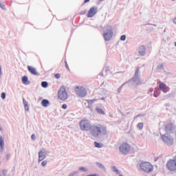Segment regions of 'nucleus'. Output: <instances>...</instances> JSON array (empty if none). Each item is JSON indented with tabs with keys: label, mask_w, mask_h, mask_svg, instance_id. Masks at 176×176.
I'll return each instance as SVG.
<instances>
[{
	"label": "nucleus",
	"mask_w": 176,
	"mask_h": 176,
	"mask_svg": "<svg viewBox=\"0 0 176 176\" xmlns=\"http://www.w3.org/2000/svg\"><path fill=\"white\" fill-rule=\"evenodd\" d=\"M141 80H140V68L138 67L135 70L133 77L129 81L123 83L118 89V94L122 93V89L125 86V85H129V87L134 86L135 85H140Z\"/></svg>",
	"instance_id": "obj_1"
},
{
	"label": "nucleus",
	"mask_w": 176,
	"mask_h": 176,
	"mask_svg": "<svg viewBox=\"0 0 176 176\" xmlns=\"http://www.w3.org/2000/svg\"><path fill=\"white\" fill-rule=\"evenodd\" d=\"M89 131L91 135H93V137H95V138L99 137L100 134L107 135V127L102 125H100V126H98L97 125H92Z\"/></svg>",
	"instance_id": "obj_2"
},
{
	"label": "nucleus",
	"mask_w": 176,
	"mask_h": 176,
	"mask_svg": "<svg viewBox=\"0 0 176 176\" xmlns=\"http://www.w3.org/2000/svg\"><path fill=\"white\" fill-rule=\"evenodd\" d=\"M161 140L165 145L172 146L174 144V138L170 133L160 134Z\"/></svg>",
	"instance_id": "obj_3"
},
{
	"label": "nucleus",
	"mask_w": 176,
	"mask_h": 176,
	"mask_svg": "<svg viewBox=\"0 0 176 176\" xmlns=\"http://www.w3.org/2000/svg\"><path fill=\"white\" fill-rule=\"evenodd\" d=\"M80 129L82 131H90L91 129V122L89 120H83L79 122Z\"/></svg>",
	"instance_id": "obj_4"
},
{
	"label": "nucleus",
	"mask_w": 176,
	"mask_h": 176,
	"mask_svg": "<svg viewBox=\"0 0 176 176\" xmlns=\"http://www.w3.org/2000/svg\"><path fill=\"white\" fill-rule=\"evenodd\" d=\"M103 36L104 41H109L112 39V36H113V32L112 31V26L108 25L106 30L103 32Z\"/></svg>",
	"instance_id": "obj_5"
},
{
	"label": "nucleus",
	"mask_w": 176,
	"mask_h": 176,
	"mask_svg": "<svg viewBox=\"0 0 176 176\" xmlns=\"http://www.w3.org/2000/svg\"><path fill=\"white\" fill-rule=\"evenodd\" d=\"M58 97L59 100H62V101H65V100L68 98V94H67V91H65V87H64V85H62L58 90Z\"/></svg>",
	"instance_id": "obj_6"
},
{
	"label": "nucleus",
	"mask_w": 176,
	"mask_h": 176,
	"mask_svg": "<svg viewBox=\"0 0 176 176\" xmlns=\"http://www.w3.org/2000/svg\"><path fill=\"white\" fill-rule=\"evenodd\" d=\"M140 167L145 173H152L153 171V166L149 162H142Z\"/></svg>",
	"instance_id": "obj_7"
},
{
	"label": "nucleus",
	"mask_w": 176,
	"mask_h": 176,
	"mask_svg": "<svg viewBox=\"0 0 176 176\" xmlns=\"http://www.w3.org/2000/svg\"><path fill=\"white\" fill-rule=\"evenodd\" d=\"M119 151L122 155H128L130 152V145L126 142L122 143L119 147Z\"/></svg>",
	"instance_id": "obj_8"
},
{
	"label": "nucleus",
	"mask_w": 176,
	"mask_h": 176,
	"mask_svg": "<svg viewBox=\"0 0 176 176\" xmlns=\"http://www.w3.org/2000/svg\"><path fill=\"white\" fill-rule=\"evenodd\" d=\"M166 167L169 171L176 170V155L174 157L173 160H170L166 164Z\"/></svg>",
	"instance_id": "obj_9"
},
{
	"label": "nucleus",
	"mask_w": 176,
	"mask_h": 176,
	"mask_svg": "<svg viewBox=\"0 0 176 176\" xmlns=\"http://www.w3.org/2000/svg\"><path fill=\"white\" fill-rule=\"evenodd\" d=\"M165 131L166 134H173L175 132V125L173 122H170L166 124Z\"/></svg>",
	"instance_id": "obj_10"
},
{
	"label": "nucleus",
	"mask_w": 176,
	"mask_h": 176,
	"mask_svg": "<svg viewBox=\"0 0 176 176\" xmlns=\"http://www.w3.org/2000/svg\"><path fill=\"white\" fill-rule=\"evenodd\" d=\"M98 8L97 6L91 7L87 14V17L89 19H91V17H94L96 14H97Z\"/></svg>",
	"instance_id": "obj_11"
},
{
	"label": "nucleus",
	"mask_w": 176,
	"mask_h": 176,
	"mask_svg": "<svg viewBox=\"0 0 176 176\" xmlns=\"http://www.w3.org/2000/svg\"><path fill=\"white\" fill-rule=\"evenodd\" d=\"M75 91L80 97H86L87 94L85 91V88H83L82 87H76L75 88Z\"/></svg>",
	"instance_id": "obj_12"
},
{
	"label": "nucleus",
	"mask_w": 176,
	"mask_h": 176,
	"mask_svg": "<svg viewBox=\"0 0 176 176\" xmlns=\"http://www.w3.org/2000/svg\"><path fill=\"white\" fill-rule=\"evenodd\" d=\"M160 90H162L164 93H168L170 91V87H168L166 84L164 83H161L160 85Z\"/></svg>",
	"instance_id": "obj_13"
},
{
	"label": "nucleus",
	"mask_w": 176,
	"mask_h": 176,
	"mask_svg": "<svg viewBox=\"0 0 176 176\" xmlns=\"http://www.w3.org/2000/svg\"><path fill=\"white\" fill-rule=\"evenodd\" d=\"M46 159V153L42 151H40L38 152V163H41L43 160H45Z\"/></svg>",
	"instance_id": "obj_14"
},
{
	"label": "nucleus",
	"mask_w": 176,
	"mask_h": 176,
	"mask_svg": "<svg viewBox=\"0 0 176 176\" xmlns=\"http://www.w3.org/2000/svg\"><path fill=\"white\" fill-rule=\"evenodd\" d=\"M28 69L29 72H30V74H32V75H36V76L39 75L38 74V72H36V69L35 67H33L32 66H28Z\"/></svg>",
	"instance_id": "obj_15"
},
{
	"label": "nucleus",
	"mask_w": 176,
	"mask_h": 176,
	"mask_svg": "<svg viewBox=\"0 0 176 176\" xmlns=\"http://www.w3.org/2000/svg\"><path fill=\"white\" fill-rule=\"evenodd\" d=\"M138 53L139 54H140V56H145L146 54L145 45H142L139 47Z\"/></svg>",
	"instance_id": "obj_16"
},
{
	"label": "nucleus",
	"mask_w": 176,
	"mask_h": 176,
	"mask_svg": "<svg viewBox=\"0 0 176 176\" xmlns=\"http://www.w3.org/2000/svg\"><path fill=\"white\" fill-rule=\"evenodd\" d=\"M3 146H5V140L3 137L0 135V152H3Z\"/></svg>",
	"instance_id": "obj_17"
},
{
	"label": "nucleus",
	"mask_w": 176,
	"mask_h": 176,
	"mask_svg": "<svg viewBox=\"0 0 176 176\" xmlns=\"http://www.w3.org/2000/svg\"><path fill=\"white\" fill-rule=\"evenodd\" d=\"M22 82L23 85H30L31 81L28 80V76H24L22 77Z\"/></svg>",
	"instance_id": "obj_18"
},
{
	"label": "nucleus",
	"mask_w": 176,
	"mask_h": 176,
	"mask_svg": "<svg viewBox=\"0 0 176 176\" xmlns=\"http://www.w3.org/2000/svg\"><path fill=\"white\" fill-rule=\"evenodd\" d=\"M96 166H97V167L98 168H100V170H102L103 171H106V168H105V166H104L102 164L96 162H95Z\"/></svg>",
	"instance_id": "obj_19"
},
{
	"label": "nucleus",
	"mask_w": 176,
	"mask_h": 176,
	"mask_svg": "<svg viewBox=\"0 0 176 176\" xmlns=\"http://www.w3.org/2000/svg\"><path fill=\"white\" fill-rule=\"evenodd\" d=\"M49 104H50V102L47 99H43L41 101V105L42 107H49Z\"/></svg>",
	"instance_id": "obj_20"
},
{
	"label": "nucleus",
	"mask_w": 176,
	"mask_h": 176,
	"mask_svg": "<svg viewBox=\"0 0 176 176\" xmlns=\"http://www.w3.org/2000/svg\"><path fill=\"white\" fill-rule=\"evenodd\" d=\"M159 96H160V89H159V88H155L154 90V97L157 98Z\"/></svg>",
	"instance_id": "obj_21"
},
{
	"label": "nucleus",
	"mask_w": 176,
	"mask_h": 176,
	"mask_svg": "<svg viewBox=\"0 0 176 176\" xmlns=\"http://www.w3.org/2000/svg\"><path fill=\"white\" fill-rule=\"evenodd\" d=\"M96 111L97 113H99L100 115H105V111H104L101 108H96Z\"/></svg>",
	"instance_id": "obj_22"
},
{
	"label": "nucleus",
	"mask_w": 176,
	"mask_h": 176,
	"mask_svg": "<svg viewBox=\"0 0 176 176\" xmlns=\"http://www.w3.org/2000/svg\"><path fill=\"white\" fill-rule=\"evenodd\" d=\"M157 69L158 71H164V64L161 63L157 66Z\"/></svg>",
	"instance_id": "obj_23"
},
{
	"label": "nucleus",
	"mask_w": 176,
	"mask_h": 176,
	"mask_svg": "<svg viewBox=\"0 0 176 176\" xmlns=\"http://www.w3.org/2000/svg\"><path fill=\"white\" fill-rule=\"evenodd\" d=\"M94 146L95 148H102V146H104V144L98 142H94Z\"/></svg>",
	"instance_id": "obj_24"
},
{
	"label": "nucleus",
	"mask_w": 176,
	"mask_h": 176,
	"mask_svg": "<svg viewBox=\"0 0 176 176\" xmlns=\"http://www.w3.org/2000/svg\"><path fill=\"white\" fill-rule=\"evenodd\" d=\"M41 86L44 89H46V87H47L49 86V82H47V81H42L41 82Z\"/></svg>",
	"instance_id": "obj_25"
},
{
	"label": "nucleus",
	"mask_w": 176,
	"mask_h": 176,
	"mask_svg": "<svg viewBox=\"0 0 176 176\" xmlns=\"http://www.w3.org/2000/svg\"><path fill=\"white\" fill-rule=\"evenodd\" d=\"M95 101H97V99H92V100H87L89 105H93V104H94Z\"/></svg>",
	"instance_id": "obj_26"
},
{
	"label": "nucleus",
	"mask_w": 176,
	"mask_h": 176,
	"mask_svg": "<svg viewBox=\"0 0 176 176\" xmlns=\"http://www.w3.org/2000/svg\"><path fill=\"white\" fill-rule=\"evenodd\" d=\"M137 127L139 129V130H142V129H144V123L139 122L137 125Z\"/></svg>",
	"instance_id": "obj_27"
},
{
	"label": "nucleus",
	"mask_w": 176,
	"mask_h": 176,
	"mask_svg": "<svg viewBox=\"0 0 176 176\" xmlns=\"http://www.w3.org/2000/svg\"><path fill=\"white\" fill-rule=\"evenodd\" d=\"M111 170H113L114 173H116V174H119V170L118 169V168H116V166H112Z\"/></svg>",
	"instance_id": "obj_28"
},
{
	"label": "nucleus",
	"mask_w": 176,
	"mask_h": 176,
	"mask_svg": "<svg viewBox=\"0 0 176 176\" xmlns=\"http://www.w3.org/2000/svg\"><path fill=\"white\" fill-rule=\"evenodd\" d=\"M80 171H83L84 173L87 172V169L83 166L79 168Z\"/></svg>",
	"instance_id": "obj_29"
},
{
	"label": "nucleus",
	"mask_w": 176,
	"mask_h": 176,
	"mask_svg": "<svg viewBox=\"0 0 176 176\" xmlns=\"http://www.w3.org/2000/svg\"><path fill=\"white\" fill-rule=\"evenodd\" d=\"M1 98H2V100H5V98H6V93L2 92L1 94Z\"/></svg>",
	"instance_id": "obj_30"
},
{
	"label": "nucleus",
	"mask_w": 176,
	"mask_h": 176,
	"mask_svg": "<svg viewBox=\"0 0 176 176\" xmlns=\"http://www.w3.org/2000/svg\"><path fill=\"white\" fill-rule=\"evenodd\" d=\"M0 8L3 9V10H6V7L5 6V5L1 3V1H0Z\"/></svg>",
	"instance_id": "obj_31"
},
{
	"label": "nucleus",
	"mask_w": 176,
	"mask_h": 176,
	"mask_svg": "<svg viewBox=\"0 0 176 176\" xmlns=\"http://www.w3.org/2000/svg\"><path fill=\"white\" fill-rule=\"evenodd\" d=\"M47 164V160H44L41 162V166H43V167H45V166Z\"/></svg>",
	"instance_id": "obj_32"
},
{
	"label": "nucleus",
	"mask_w": 176,
	"mask_h": 176,
	"mask_svg": "<svg viewBox=\"0 0 176 176\" xmlns=\"http://www.w3.org/2000/svg\"><path fill=\"white\" fill-rule=\"evenodd\" d=\"M2 174H3V176H6V175H7L6 174H8V170L3 169V170H2V173H1V175H2Z\"/></svg>",
	"instance_id": "obj_33"
},
{
	"label": "nucleus",
	"mask_w": 176,
	"mask_h": 176,
	"mask_svg": "<svg viewBox=\"0 0 176 176\" xmlns=\"http://www.w3.org/2000/svg\"><path fill=\"white\" fill-rule=\"evenodd\" d=\"M86 13H87V10H85L83 11L80 12V15L83 16L84 14H86Z\"/></svg>",
	"instance_id": "obj_34"
},
{
	"label": "nucleus",
	"mask_w": 176,
	"mask_h": 176,
	"mask_svg": "<svg viewBox=\"0 0 176 176\" xmlns=\"http://www.w3.org/2000/svg\"><path fill=\"white\" fill-rule=\"evenodd\" d=\"M54 77L56 78V79H60V78L61 77V75L58 73L54 74Z\"/></svg>",
	"instance_id": "obj_35"
},
{
	"label": "nucleus",
	"mask_w": 176,
	"mask_h": 176,
	"mask_svg": "<svg viewBox=\"0 0 176 176\" xmlns=\"http://www.w3.org/2000/svg\"><path fill=\"white\" fill-rule=\"evenodd\" d=\"M120 41H126V35L123 34L120 36Z\"/></svg>",
	"instance_id": "obj_36"
},
{
	"label": "nucleus",
	"mask_w": 176,
	"mask_h": 176,
	"mask_svg": "<svg viewBox=\"0 0 176 176\" xmlns=\"http://www.w3.org/2000/svg\"><path fill=\"white\" fill-rule=\"evenodd\" d=\"M25 111H30V106H28V104H24Z\"/></svg>",
	"instance_id": "obj_37"
},
{
	"label": "nucleus",
	"mask_w": 176,
	"mask_h": 176,
	"mask_svg": "<svg viewBox=\"0 0 176 176\" xmlns=\"http://www.w3.org/2000/svg\"><path fill=\"white\" fill-rule=\"evenodd\" d=\"M65 67L67 68L68 71H69V67L68 66V63H67V60H65Z\"/></svg>",
	"instance_id": "obj_38"
},
{
	"label": "nucleus",
	"mask_w": 176,
	"mask_h": 176,
	"mask_svg": "<svg viewBox=\"0 0 176 176\" xmlns=\"http://www.w3.org/2000/svg\"><path fill=\"white\" fill-rule=\"evenodd\" d=\"M144 114H138L135 117V119H137V118H142L144 117Z\"/></svg>",
	"instance_id": "obj_39"
},
{
	"label": "nucleus",
	"mask_w": 176,
	"mask_h": 176,
	"mask_svg": "<svg viewBox=\"0 0 176 176\" xmlns=\"http://www.w3.org/2000/svg\"><path fill=\"white\" fill-rule=\"evenodd\" d=\"M76 174H78V172L74 171L70 173L69 176H74V175H76Z\"/></svg>",
	"instance_id": "obj_40"
},
{
	"label": "nucleus",
	"mask_w": 176,
	"mask_h": 176,
	"mask_svg": "<svg viewBox=\"0 0 176 176\" xmlns=\"http://www.w3.org/2000/svg\"><path fill=\"white\" fill-rule=\"evenodd\" d=\"M10 153H8L7 155H6V160H9V159H10Z\"/></svg>",
	"instance_id": "obj_41"
},
{
	"label": "nucleus",
	"mask_w": 176,
	"mask_h": 176,
	"mask_svg": "<svg viewBox=\"0 0 176 176\" xmlns=\"http://www.w3.org/2000/svg\"><path fill=\"white\" fill-rule=\"evenodd\" d=\"M62 108H63V109H67V104H63L62 105Z\"/></svg>",
	"instance_id": "obj_42"
},
{
	"label": "nucleus",
	"mask_w": 176,
	"mask_h": 176,
	"mask_svg": "<svg viewBox=\"0 0 176 176\" xmlns=\"http://www.w3.org/2000/svg\"><path fill=\"white\" fill-rule=\"evenodd\" d=\"M109 67H104V72H109Z\"/></svg>",
	"instance_id": "obj_43"
},
{
	"label": "nucleus",
	"mask_w": 176,
	"mask_h": 176,
	"mask_svg": "<svg viewBox=\"0 0 176 176\" xmlns=\"http://www.w3.org/2000/svg\"><path fill=\"white\" fill-rule=\"evenodd\" d=\"M2 76V66L0 65V78Z\"/></svg>",
	"instance_id": "obj_44"
},
{
	"label": "nucleus",
	"mask_w": 176,
	"mask_h": 176,
	"mask_svg": "<svg viewBox=\"0 0 176 176\" xmlns=\"http://www.w3.org/2000/svg\"><path fill=\"white\" fill-rule=\"evenodd\" d=\"M23 105H25V104H28L27 102V100H25V99H24V98H23Z\"/></svg>",
	"instance_id": "obj_45"
},
{
	"label": "nucleus",
	"mask_w": 176,
	"mask_h": 176,
	"mask_svg": "<svg viewBox=\"0 0 176 176\" xmlns=\"http://www.w3.org/2000/svg\"><path fill=\"white\" fill-rule=\"evenodd\" d=\"M31 138H32V140H35V138H36L35 134H32L31 135Z\"/></svg>",
	"instance_id": "obj_46"
},
{
	"label": "nucleus",
	"mask_w": 176,
	"mask_h": 176,
	"mask_svg": "<svg viewBox=\"0 0 176 176\" xmlns=\"http://www.w3.org/2000/svg\"><path fill=\"white\" fill-rule=\"evenodd\" d=\"M87 2H90V0H85L84 3H87Z\"/></svg>",
	"instance_id": "obj_47"
},
{
	"label": "nucleus",
	"mask_w": 176,
	"mask_h": 176,
	"mask_svg": "<svg viewBox=\"0 0 176 176\" xmlns=\"http://www.w3.org/2000/svg\"><path fill=\"white\" fill-rule=\"evenodd\" d=\"M99 75H100V76H104V73L102 72H100V73L99 74Z\"/></svg>",
	"instance_id": "obj_48"
},
{
	"label": "nucleus",
	"mask_w": 176,
	"mask_h": 176,
	"mask_svg": "<svg viewBox=\"0 0 176 176\" xmlns=\"http://www.w3.org/2000/svg\"><path fill=\"white\" fill-rule=\"evenodd\" d=\"M92 107V104H88V108H89L90 109H91Z\"/></svg>",
	"instance_id": "obj_49"
},
{
	"label": "nucleus",
	"mask_w": 176,
	"mask_h": 176,
	"mask_svg": "<svg viewBox=\"0 0 176 176\" xmlns=\"http://www.w3.org/2000/svg\"><path fill=\"white\" fill-rule=\"evenodd\" d=\"M90 175H91V176H98V175H97L96 173L91 174Z\"/></svg>",
	"instance_id": "obj_50"
},
{
	"label": "nucleus",
	"mask_w": 176,
	"mask_h": 176,
	"mask_svg": "<svg viewBox=\"0 0 176 176\" xmlns=\"http://www.w3.org/2000/svg\"><path fill=\"white\" fill-rule=\"evenodd\" d=\"M148 25H154V27H156V25H155V24H151V23H148Z\"/></svg>",
	"instance_id": "obj_51"
},
{
	"label": "nucleus",
	"mask_w": 176,
	"mask_h": 176,
	"mask_svg": "<svg viewBox=\"0 0 176 176\" xmlns=\"http://www.w3.org/2000/svg\"><path fill=\"white\" fill-rule=\"evenodd\" d=\"M165 107H170L168 104H165Z\"/></svg>",
	"instance_id": "obj_52"
},
{
	"label": "nucleus",
	"mask_w": 176,
	"mask_h": 176,
	"mask_svg": "<svg viewBox=\"0 0 176 176\" xmlns=\"http://www.w3.org/2000/svg\"><path fill=\"white\" fill-rule=\"evenodd\" d=\"M101 100H105V98L102 97V98H101Z\"/></svg>",
	"instance_id": "obj_53"
},
{
	"label": "nucleus",
	"mask_w": 176,
	"mask_h": 176,
	"mask_svg": "<svg viewBox=\"0 0 176 176\" xmlns=\"http://www.w3.org/2000/svg\"><path fill=\"white\" fill-rule=\"evenodd\" d=\"M159 158H155V162H157V160H158Z\"/></svg>",
	"instance_id": "obj_54"
},
{
	"label": "nucleus",
	"mask_w": 176,
	"mask_h": 176,
	"mask_svg": "<svg viewBox=\"0 0 176 176\" xmlns=\"http://www.w3.org/2000/svg\"><path fill=\"white\" fill-rule=\"evenodd\" d=\"M0 131H2V127L0 126Z\"/></svg>",
	"instance_id": "obj_55"
},
{
	"label": "nucleus",
	"mask_w": 176,
	"mask_h": 176,
	"mask_svg": "<svg viewBox=\"0 0 176 176\" xmlns=\"http://www.w3.org/2000/svg\"><path fill=\"white\" fill-rule=\"evenodd\" d=\"M0 176H2V172L0 171Z\"/></svg>",
	"instance_id": "obj_56"
},
{
	"label": "nucleus",
	"mask_w": 176,
	"mask_h": 176,
	"mask_svg": "<svg viewBox=\"0 0 176 176\" xmlns=\"http://www.w3.org/2000/svg\"><path fill=\"white\" fill-rule=\"evenodd\" d=\"M119 176H123V175L120 174Z\"/></svg>",
	"instance_id": "obj_57"
},
{
	"label": "nucleus",
	"mask_w": 176,
	"mask_h": 176,
	"mask_svg": "<svg viewBox=\"0 0 176 176\" xmlns=\"http://www.w3.org/2000/svg\"><path fill=\"white\" fill-rule=\"evenodd\" d=\"M175 46L176 47V42L175 43Z\"/></svg>",
	"instance_id": "obj_58"
},
{
	"label": "nucleus",
	"mask_w": 176,
	"mask_h": 176,
	"mask_svg": "<svg viewBox=\"0 0 176 176\" xmlns=\"http://www.w3.org/2000/svg\"><path fill=\"white\" fill-rule=\"evenodd\" d=\"M171 1H175V0H171Z\"/></svg>",
	"instance_id": "obj_59"
}]
</instances>
